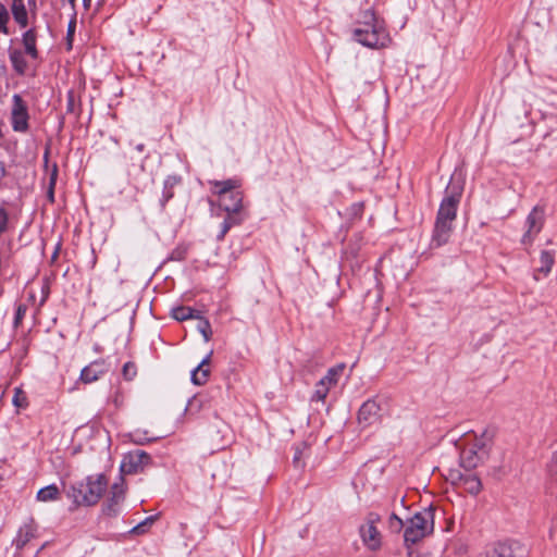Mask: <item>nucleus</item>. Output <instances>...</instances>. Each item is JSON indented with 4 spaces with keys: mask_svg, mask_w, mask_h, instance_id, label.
Masks as SVG:
<instances>
[{
    "mask_svg": "<svg viewBox=\"0 0 557 557\" xmlns=\"http://www.w3.org/2000/svg\"><path fill=\"white\" fill-rule=\"evenodd\" d=\"M151 461V457L144 450L136 449L124 456L121 463V471L125 474L141 472Z\"/></svg>",
    "mask_w": 557,
    "mask_h": 557,
    "instance_id": "0eeeda50",
    "label": "nucleus"
},
{
    "mask_svg": "<svg viewBox=\"0 0 557 557\" xmlns=\"http://www.w3.org/2000/svg\"><path fill=\"white\" fill-rule=\"evenodd\" d=\"M343 368H344V367L342 366V367H339V369H338V370H336V369H330V370H329V372H327V374H326L324 377H322L320 381H324V385H327V386L330 387V385H332V384H335V383H336V377H335V376L337 375V372H338V371H342V370H343Z\"/></svg>",
    "mask_w": 557,
    "mask_h": 557,
    "instance_id": "473e14b6",
    "label": "nucleus"
},
{
    "mask_svg": "<svg viewBox=\"0 0 557 557\" xmlns=\"http://www.w3.org/2000/svg\"><path fill=\"white\" fill-rule=\"evenodd\" d=\"M57 255H58V251L55 250L52 258L54 259L57 257Z\"/></svg>",
    "mask_w": 557,
    "mask_h": 557,
    "instance_id": "49530a36",
    "label": "nucleus"
},
{
    "mask_svg": "<svg viewBox=\"0 0 557 557\" xmlns=\"http://www.w3.org/2000/svg\"><path fill=\"white\" fill-rule=\"evenodd\" d=\"M194 312L190 307H176L172 309V317L177 321H185L195 318Z\"/></svg>",
    "mask_w": 557,
    "mask_h": 557,
    "instance_id": "b1692460",
    "label": "nucleus"
},
{
    "mask_svg": "<svg viewBox=\"0 0 557 557\" xmlns=\"http://www.w3.org/2000/svg\"><path fill=\"white\" fill-rule=\"evenodd\" d=\"M382 410L383 407L380 400L376 398L368 399L361 405L358 411L357 420L359 425L367 428L375 424L381 419Z\"/></svg>",
    "mask_w": 557,
    "mask_h": 557,
    "instance_id": "6e6552de",
    "label": "nucleus"
},
{
    "mask_svg": "<svg viewBox=\"0 0 557 557\" xmlns=\"http://www.w3.org/2000/svg\"><path fill=\"white\" fill-rule=\"evenodd\" d=\"M34 536V530L30 525H25L20 530L17 546L25 545Z\"/></svg>",
    "mask_w": 557,
    "mask_h": 557,
    "instance_id": "a878e982",
    "label": "nucleus"
},
{
    "mask_svg": "<svg viewBox=\"0 0 557 557\" xmlns=\"http://www.w3.org/2000/svg\"><path fill=\"white\" fill-rule=\"evenodd\" d=\"M462 194V187L457 185L448 186L446 189V196L442 200L438 211L437 219L454 222L457 216V208L460 202Z\"/></svg>",
    "mask_w": 557,
    "mask_h": 557,
    "instance_id": "423d86ee",
    "label": "nucleus"
},
{
    "mask_svg": "<svg viewBox=\"0 0 557 557\" xmlns=\"http://www.w3.org/2000/svg\"><path fill=\"white\" fill-rule=\"evenodd\" d=\"M10 59H11V62H12V65L14 67V70L18 73V74H24L25 70H26V66H27V63L24 59V55L21 51H13L11 52L10 54Z\"/></svg>",
    "mask_w": 557,
    "mask_h": 557,
    "instance_id": "5701e85b",
    "label": "nucleus"
},
{
    "mask_svg": "<svg viewBox=\"0 0 557 557\" xmlns=\"http://www.w3.org/2000/svg\"><path fill=\"white\" fill-rule=\"evenodd\" d=\"M12 14L15 22L21 27H26L28 23L27 10L25 8L24 0H12Z\"/></svg>",
    "mask_w": 557,
    "mask_h": 557,
    "instance_id": "dca6fc26",
    "label": "nucleus"
},
{
    "mask_svg": "<svg viewBox=\"0 0 557 557\" xmlns=\"http://www.w3.org/2000/svg\"><path fill=\"white\" fill-rule=\"evenodd\" d=\"M554 261H555L554 253H552L550 251H547V250H543L541 252V257H540L541 267L537 269V272L543 273L544 275H547L552 270Z\"/></svg>",
    "mask_w": 557,
    "mask_h": 557,
    "instance_id": "aec40b11",
    "label": "nucleus"
},
{
    "mask_svg": "<svg viewBox=\"0 0 557 557\" xmlns=\"http://www.w3.org/2000/svg\"><path fill=\"white\" fill-rule=\"evenodd\" d=\"M23 45L25 47V51L32 58H37L38 52L36 49V33L34 29H28L23 35Z\"/></svg>",
    "mask_w": 557,
    "mask_h": 557,
    "instance_id": "6ab92c4d",
    "label": "nucleus"
},
{
    "mask_svg": "<svg viewBox=\"0 0 557 557\" xmlns=\"http://www.w3.org/2000/svg\"><path fill=\"white\" fill-rule=\"evenodd\" d=\"M197 330L202 334L206 342H209L212 336L211 325L208 320L197 317Z\"/></svg>",
    "mask_w": 557,
    "mask_h": 557,
    "instance_id": "393cba45",
    "label": "nucleus"
},
{
    "mask_svg": "<svg viewBox=\"0 0 557 557\" xmlns=\"http://www.w3.org/2000/svg\"><path fill=\"white\" fill-rule=\"evenodd\" d=\"M59 497H60V491L55 484H50L48 486L40 488L37 492V496H36L38 502H44V503L57 500V499H59Z\"/></svg>",
    "mask_w": 557,
    "mask_h": 557,
    "instance_id": "a211bd4d",
    "label": "nucleus"
},
{
    "mask_svg": "<svg viewBox=\"0 0 557 557\" xmlns=\"http://www.w3.org/2000/svg\"><path fill=\"white\" fill-rule=\"evenodd\" d=\"M434 508L428 507L414 513L405 529L404 539L408 544H416L433 532Z\"/></svg>",
    "mask_w": 557,
    "mask_h": 557,
    "instance_id": "7ed1b4c3",
    "label": "nucleus"
},
{
    "mask_svg": "<svg viewBox=\"0 0 557 557\" xmlns=\"http://www.w3.org/2000/svg\"><path fill=\"white\" fill-rule=\"evenodd\" d=\"M172 188H169V189H163V200H162V206L165 205V202H168L172 197H173V193L171 190Z\"/></svg>",
    "mask_w": 557,
    "mask_h": 557,
    "instance_id": "a19ab883",
    "label": "nucleus"
},
{
    "mask_svg": "<svg viewBox=\"0 0 557 557\" xmlns=\"http://www.w3.org/2000/svg\"><path fill=\"white\" fill-rule=\"evenodd\" d=\"M135 149L138 151V152H144L145 150V145L144 144H138L136 145Z\"/></svg>",
    "mask_w": 557,
    "mask_h": 557,
    "instance_id": "37998d69",
    "label": "nucleus"
},
{
    "mask_svg": "<svg viewBox=\"0 0 557 557\" xmlns=\"http://www.w3.org/2000/svg\"><path fill=\"white\" fill-rule=\"evenodd\" d=\"M125 488L123 481L114 483L110 490V496L106 504L102 506V512L108 517H114L120 511V505L124 500Z\"/></svg>",
    "mask_w": 557,
    "mask_h": 557,
    "instance_id": "f8f14e48",
    "label": "nucleus"
},
{
    "mask_svg": "<svg viewBox=\"0 0 557 557\" xmlns=\"http://www.w3.org/2000/svg\"><path fill=\"white\" fill-rule=\"evenodd\" d=\"M492 435L484 431L480 436L474 435L460 453V462L466 470L476 468L488 454Z\"/></svg>",
    "mask_w": 557,
    "mask_h": 557,
    "instance_id": "20e7f679",
    "label": "nucleus"
},
{
    "mask_svg": "<svg viewBox=\"0 0 557 557\" xmlns=\"http://www.w3.org/2000/svg\"><path fill=\"white\" fill-rule=\"evenodd\" d=\"M74 30H75V22H71L69 24V28H67V37L73 36Z\"/></svg>",
    "mask_w": 557,
    "mask_h": 557,
    "instance_id": "79ce46f5",
    "label": "nucleus"
},
{
    "mask_svg": "<svg viewBox=\"0 0 557 557\" xmlns=\"http://www.w3.org/2000/svg\"><path fill=\"white\" fill-rule=\"evenodd\" d=\"M26 311H27L26 305L21 304L17 306L16 311H15V317H14L15 326H17L22 322L23 318L26 314Z\"/></svg>",
    "mask_w": 557,
    "mask_h": 557,
    "instance_id": "72a5a7b5",
    "label": "nucleus"
},
{
    "mask_svg": "<svg viewBox=\"0 0 557 557\" xmlns=\"http://www.w3.org/2000/svg\"><path fill=\"white\" fill-rule=\"evenodd\" d=\"M210 185L212 194L218 197L216 202L219 207L227 213L222 224L221 235L219 236L222 238L232 225L240 223L244 195L239 189V181H211Z\"/></svg>",
    "mask_w": 557,
    "mask_h": 557,
    "instance_id": "f257e3e1",
    "label": "nucleus"
},
{
    "mask_svg": "<svg viewBox=\"0 0 557 557\" xmlns=\"http://www.w3.org/2000/svg\"><path fill=\"white\" fill-rule=\"evenodd\" d=\"M200 371H202V366H197L191 372V382L196 385H202L208 380V373H200Z\"/></svg>",
    "mask_w": 557,
    "mask_h": 557,
    "instance_id": "cd10ccee",
    "label": "nucleus"
},
{
    "mask_svg": "<svg viewBox=\"0 0 557 557\" xmlns=\"http://www.w3.org/2000/svg\"><path fill=\"white\" fill-rule=\"evenodd\" d=\"M548 474L550 479L557 482V453L554 455L550 463L548 465Z\"/></svg>",
    "mask_w": 557,
    "mask_h": 557,
    "instance_id": "c9c22d12",
    "label": "nucleus"
},
{
    "mask_svg": "<svg viewBox=\"0 0 557 557\" xmlns=\"http://www.w3.org/2000/svg\"><path fill=\"white\" fill-rule=\"evenodd\" d=\"M109 371V367L104 360H96L83 368L79 381L84 384H90L98 381Z\"/></svg>",
    "mask_w": 557,
    "mask_h": 557,
    "instance_id": "ddd939ff",
    "label": "nucleus"
},
{
    "mask_svg": "<svg viewBox=\"0 0 557 557\" xmlns=\"http://www.w3.org/2000/svg\"><path fill=\"white\" fill-rule=\"evenodd\" d=\"M13 405L16 408H25L27 406L26 394L18 387L14 388Z\"/></svg>",
    "mask_w": 557,
    "mask_h": 557,
    "instance_id": "bb28decb",
    "label": "nucleus"
},
{
    "mask_svg": "<svg viewBox=\"0 0 557 557\" xmlns=\"http://www.w3.org/2000/svg\"><path fill=\"white\" fill-rule=\"evenodd\" d=\"M90 1H91V0H84V5H85L86 8H88V7H89V4H90Z\"/></svg>",
    "mask_w": 557,
    "mask_h": 557,
    "instance_id": "c03bdc74",
    "label": "nucleus"
},
{
    "mask_svg": "<svg viewBox=\"0 0 557 557\" xmlns=\"http://www.w3.org/2000/svg\"><path fill=\"white\" fill-rule=\"evenodd\" d=\"M354 38L368 48H383L389 41V37L382 25H374L371 28L356 27Z\"/></svg>",
    "mask_w": 557,
    "mask_h": 557,
    "instance_id": "39448f33",
    "label": "nucleus"
},
{
    "mask_svg": "<svg viewBox=\"0 0 557 557\" xmlns=\"http://www.w3.org/2000/svg\"><path fill=\"white\" fill-rule=\"evenodd\" d=\"M9 22V12L4 4L0 2V33L8 35L9 29L7 23Z\"/></svg>",
    "mask_w": 557,
    "mask_h": 557,
    "instance_id": "c85d7f7f",
    "label": "nucleus"
},
{
    "mask_svg": "<svg viewBox=\"0 0 557 557\" xmlns=\"http://www.w3.org/2000/svg\"><path fill=\"white\" fill-rule=\"evenodd\" d=\"M180 182V180L176 176H169L164 181V189L173 188L174 185H176Z\"/></svg>",
    "mask_w": 557,
    "mask_h": 557,
    "instance_id": "4c0bfd02",
    "label": "nucleus"
},
{
    "mask_svg": "<svg viewBox=\"0 0 557 557\" xmlns=\"http://www.w3.org/2000/svg\"><path fill=\"white\" fill-rule=\"evenodd\" d=\"M309 446L307 443L301 442L294 447L293 463L295 468L301 469L305 467L304 457Z\"/></svg>",
    "mask_w": 557,
    "mask_h": 557,
    "instance_id": "412c9836",
    "label": "nucleus"
},
{
    "mask_svg": "<svg viewBox=\"0 0 557 557\" xmlns=\"http://www.w3.org/2000/svg\"><path fill=\"white\" fill-rule=\"evenodd\" d=\"M156 520V517H148L143 522L138 523L132 529V533L134 534H143L146 532L147 528L151 525Z\"/></svg>",
    "mask_w": 557,
    "mask_h": 557,
    "instance_id": "7c9ffc66",
    "label": "nucleus"
},
{
    "mask_svg": "<svg viewBox=\"0 0 557 557\" xmlns=\"http://www.w3.org/2000/svg\"><path fill=\"white\" fill-rule=\"evenodd\" d=\"M11 123L15 132H25L28 128L27 106L17 94L12 97Z\"/></svg>",
    "mask_w": 557,
    "mask_h": 557,
    "instance_id": "9d476101",
    "label": "nucleus"
},
{
    "mask_svg": "<svg viewBox=\"0 0 557 557\" xmlns=\"http://www.w3.org/2000/svg\"><path fill=\"white\" fill-rule=\"evenodd\" d=\"M122 373H123V376L125 380H127V381L133 380L137 373L135 363L126 362L123 366Z\"/></svg>",
    "mask_w": 557,
    "mask_h": 557,
    "instance_id": "2f4dec72",
    "label": "nucleus"
},
{
    "mask_svg": "<svg viewBox=\"0 0 557 557\" xmlns=\"http://www.w3.org/2000/svg\"><path fill=\"white\" fill-rule=\"evenodd\" d=\"M374 25H381L372 10H366L362 12L360 20L358 21V27L371 28Z\"/></svg>",
    "mask_w": 557,
    "mask_h": 557,
    "instance_id": "4be33fe9",
    "label": "nucleus"
},
{
    "mask_svg": "<svg viewBox=\"0 0 557 557\" xmlns=\"http://www.w3.org/2000/svg\"><path fill=\"white\" fill-rule=\"evenodd\" d=\"M329 392V386L324 385V381H319L312 396L313 400H324Z\"/></svg>",
    "mask_w": 557,
    "mask_h": 557,
    "instance_id": "c756f323",
    "label": "nucleus"
},
{
    "mask_svg": "<svg viewBox=\"0 0 557 557\" xmlns=\"http://www.w3.org/2000/svg\"><path fill=\"white\" fill-rule=\"evenodd\" d=\"M403 520L395 513L389 517V528L394 531H400L403 529Z\"/></svg>",
    "mask_w": 557,
    "mask_h": 557,
    "instance_id": "f704fd0d",
    "label": "nucleus"
},
{
    "mask_svg": "<svg viewBox=\"0 0 557 557\" xmlns=\"http://www.w3.org/2000/svg\"><path fill=\"white\" fill-rule=\"evenodd\" d=\"M55 175H57V169L54 168V171L52 173L51 181H50V189L48 193V196L51 200H53V186H54Z\"/></svg>",
    "mask_w": 557,
    "mask_h": 557,
    "instance_id": "ea45409f",
    "label": "nucleus"
},
{
    "mask_svg": "<svg viewBox=\"0 0 557 557\" xmlns=\"http://www.w3.org/2000/svg\"><path fill=\"white\" fill-rule=\"evenodd\" d=\"M453 232V222L445 221L436 218L433 235L431 239V247L438 248L448 243Z\"/></svg>",
    "mask_w": 557,
    "mask_h": 557,
    "instance_id": "4468645a",
    "label": "nucleus"
},
{
    "mask_svg": "<svg viewBox=\"0 0 557 557\" xmlns=\"http://www.w3.org/2000/svg\"><path fill=\"white\" fill-rule=\"evenodd\" d=\"M460 481L465 490L471 495H476L482 490L481 480L474 474L461 475Z\"/></svg>",
    "mask_w": 557,
    "mask_h": 557,
    "instance_id": "f3484780",
    "label": "nucleus"
},
{
    "mask_svg": "<svg viewBox=\"0 0 557 557\" xmlns=\"http://www.w3.org/2000/svg\"><path fill=\"white\" fill-rule=\"evenodd\" d=\"M210 355H208L206 358L202 359V361L198 364V366H202V371H200V373H210V370L208 368L209 366V361H210Z\"/></svg>",
    "mask_w": 557,
    "mask_h": 557,
    "instance_id": "58836bf2",
    "label": "nucleus"
},
{
    "mask_svg": "<svg viewBox=\"0 0 557 557\" xmlns=\"http://www.w3.org/2000/svg\"><path fill=\"white\" fill-rule=\"evenodd\" d=\"M8 212L4 208L0 207V234L7 230Z\"/></svg>",
    "mask_w": 557,
    "mask_h": 557,
    "instance_id": "e433bc0d",
    "label": "nucleus"
},
{
    "mask_svg": "<svg viewBox=\"0 0 557 557\" xmlns=\"http://www.w3.org/2000/svg\"><path fill=\"white\" fill-rule=\"evenodd\" d=\"M360 533L364 544L371 548L376 549L380 546V533L373 524V521L368 522L360 528Z\"/></svg>",
    "mask_w": 557,
    "mask_h": 557,
    "instance_id": "2eb2a0df",
    "label": "nucleus"
},
{
    "mask_svg": "<svg viewBox=\"0 0 557 557\" xmlns=\"http://www.w3.org/2000/svg\"><path fill=\"white\" fill-rule=\"evenodd\" d=\"M108 487V480L103 474L88 475L84 480L64 485V492L72 500L74 508L79 506H94L102 497Z\"/></svg>",
    "mask_w": 557,
    "mask_h": 557,
    "instance_id": "f03ea898",
    "label": "nucleus"
},
{
    "mask_svg": "<svg viewBox=\"0 0 557 557\" xmlns=\"http://www.w3.org/2000/svg\"><path fill=\"white\" fill-rule=\"evenodd\" d=\"M481 557H525V549L518 542H498L488 547Z\"/></svg>",
    "mask_w": 557,
    "mask_h": 557,
    "instance_id": "1a4fd4ad",
    "label": "nucleus"
},
{
    "mask_svg": "<svg viewBox=\"0 0 557 557\" xmlns=\"http://www.w3.org/2000/svg\"><path fill=\"white\" fill-rule=\"evenodd\" d=\"M171 258H172V259H182V256H181V253H180L177 257H174V253H173Z\"/></svg>",
    "mask_w": 557,
    "mask_h": 557,
    "instance_id": "a18cd8bd",
    "label": "nucleus"
},
{
    "mask_svg": "<svg viewBox=\"0 0 557 557\" xmlns=\"http://www.w3.org/2000/svg\"><path fill=\"white\" fill-rule=\"evenodd\" d=\"M545 221L544 208L535 206L527 218L528 230L522 237L523 244H531L534 237L542 231Z\"/></svg>",
    "mask_w": 557,
    "mask_h": 557,
    "instance_id": "9b49d317",
    "label": "nucleus"
},
{
    "mask_svg": "<svg viewBox=\"0 0 557 557\" xmlns=\"http://www.w3.org/2000/svg\"><path fill=\"white\" fill-rule=\"evenodd\" d=\"M69 2L74 5L75 0H69Z\"/></svg>",
    "mask_w": 557,
    "mask_h": 557,
    "instance_id": "de8ad7c7",
    "label": "nucleus"
}]
</instances>
